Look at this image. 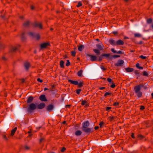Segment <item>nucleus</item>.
I'll use <instances>...</instances> for the list:
<instances>
[{
	"instance_id": "nucleus-1",
	"label": "nucleus",
	"mask_w": 153,
	"mask_h": 153,
	"mask_svg": "<svg viewBox=\"0 0 153 153\" xmlns=\"http://www.w3.org/2000/svg\"><path fill=\"white\" fill-rule=\"evenodd\" d=\"M90 123L88 121H86L83 123L82 127V130L86 133H90L91 131V129L88 127Z\"/></svg>"
},
{
	"instance_id": "nucleus-2",
	"label": "nucleus",
	"mask_w": 153,
	"mask_h": 153,
	"mask_svg": "<svg viewBox=\"0 0 153 153\" xmlns=\"http://www.w3.org/2000/svg\"><path fill=\"white\" fill-rule=\"evenodd\" d=\"M36 106L35 104L33 103H30L27 108V111L29 113H31L36 109Z\"/></svg>"
},
{
	"instance_id": "nucleus-3",
	"label": "nucleus",
	"mask_w": 153,
	"mask_h": 153,
	"mask_svg": "<svg viewBox=\"0 0 153 153\" xmlns=\"http://www.w3.org/2000/svg\"><path fill=\"white\" fill-rule=\"evenodd\" d=\"M50 46V43L49 42L43 43L40 45V49L42 50L46 48L48 46Z\"/></svg>"
},
{
	"instance_id": "nucleus-4",
	"label": "nucleus",
	"mask_w": 153,
	"mask_h": 153,
	"mask_svg": "<svg viewBox=\"0 0 153 153\" xmlns=\"http://www.w3.org/2000/svg\"><path fill=\"white\" fill-rule=\"evenodd\" d=\"M20 47V46L19 45L12 46L10 49V51L12 53L15 52L18 50V48Z\"/></svg>"
},
{
	"instance_id": "nucleus-5",
	"label": "nucleus",
	"mask_w": 153,
	"mask_h": 153,
	"mask_svg": "<svg viewBox=\"0 0 153 153\" xmlns=\"http://www.w3.org/2000/svg\"><path fill=\"white\" fill-rule=\"evenodd\" d=\"M124 63V61L122 59H119L118 60L117 62L115 64L116 66H122Z\"/></svg>"
},
{
	"instance_id": "nucleus-6",
	"label": "nucleus",
	"mask_w": 153,
	"mask_h": 153,
	"mask_svg": "<svg viewBox=\"0 0 153 153\" xmlns=\"http://www.w3.org/2000/svg\"><path fill=\"white\" fill-rule=\"evenodd\" d=\"M30 24V22L29 20H26L23 24V26L25 27H28Z\"/></svg>"
},
{
	"instance_id": "nucleus-7",
	"label": "nucleus",
	"mask_w": 153,
	"mask_h": 153,
	"mask_svg": "<svg viewBox=\"0 0 153 153\" xmlns=\"http://www.w3.org/2000/svg\"><path fill=\"white\" fill-rule=\"evenodd\" d=\"M102 56L103 57H104L106 58L109 59H112V55H111L110 53H103L102 54Z\"/></svg>"
},
{
	"instance_id": "nucleus-8",
	"label": "nucleus",
	"mask_w": 153,
	"mask_h": 153,
	"mask_svg": "<svg viewBox=\"0 0 153 153\" xmlns=\"http://www.w3.org/2000/svg\"><path fill=\"white\" fill-rule=\"evenodd\" d=\"M24 65L26 70L28 71L29 69V68L30 66V63L28 62H26L24 63Z\"/></svg>"
},
{
	"instance_id": "nucleus-9",
	"label": "nucleus",
	"mask_w": 153,
	"mask_h": 153,
	"mask_svg": "<svg viewBox=\"0 0 153 153\" xmlns=\"http://www.w3.org/2000/svg\"><path fill=\"white\" fill-rule=\"evenodd\" d=\"M86 55V56H89V57H91V60L92 61H95L97 59V57L95 56L90 55L88 54H87Z\"/></svg>"
},
{
	"instance_id": "nucleus-10",
	"label": "nucleus",
	"mask_w": 153,
	"mask_h": 153,
	"mask_svg": "<svg viewBox=\"0 0 153 153\" xmlns=\"http://www.w3.org/2000/svg\"><path fill=\"white\" fill-rule=\"evenodd\" d=\"M39 98L41 101H47L45 95L42 94L41 95Z\"/></svg>"
},
{
	"instance_id": "nucleus-11",
	"label": "nucleus",
	"mask_w": 153,
	"mask_h": 153,
	"mask_svg": "<svg viewBox=\"0 0 153 153\" xmlns=\"http://www.w3.org/2000/svg\"><path fill=\"white\" fill-rule=\"evenodd\" d=\"M34 27H39L40 29H42V24L41 23L35 22L34 24Z\"/></svg>"
},
{
	"instance_id": "nucleus-12",
	"label": "nucleus",
	"mask_w": 153,
	"mask_h": 153,
	"mask_svg": "<svg viewBox=\"0 0 153 153\" xmlns=\"http://www.w3.org/2000/svg\"><path fill=\"white\" fill-rule=\"evenodd\" d=\"M33 98L32 96H30L27 99V104L30 103L33 101Z\"/></svg>"
},
{
	"instance_id": "nucleus-13",
	"label": "nucleus",
	"mask_w": 153,
	"mask_h": 153,
	"mask_svg": "<svg viewBox=\"0 0 153 153\" xmlns=\"http://www.w3.org/2000/svg\"><path fill=\"white\" fill-rule=\"evenodd\" d=\"M140 85H136L134 87V90L135 92V93H137V92L140 91Z\"/></svg>"
},
{
	"instance_id": "nucleus-14",
	"label": "nucleus",
	"mask_w": 153,
	"mask_h": 153,
	"mask_svg": "<svg viewBox=\"0 0 153 153\" xmlns=\"http://www.w3.org/2000/svg\"><path fill=\"white\" fill-rule=\"evenodd\" d=\"M96 46L97 48L100 50H103L104 48V45L102 44H97Z\"/></svg>"
},
{
	"instance_id": "nucleus-15",
	"label": "nucleus",
	"mask_w": 153,
	"mask_h": 153,
	"mask_svg": "<svg viewBox=\"0 0 153 153\" xmlns=\"http://www.w3.org/2000/svg\"><path fill=\"white\" fill-rule=\"evenodd\" d=\"M45 106V104L44 103L42 102L40 103L37 106V108L39 109H42Z\"/></svg>"
},
{
	"instance_id": "nucleus-16",
	"label": "nucleus",
	"mask_w": 153,
	"mask_h": 153,
	"mask_svg": "<svg viewBox=\"0 0 153 153\" xmlns=\"http://www.w3.org/2000/svg\"><path fill=\"white\" fill-rule=\"evenodd\" d=\"M116 44L117 45H123L124 44V42L122 40L119 39L116 42Z\"/></svg>"
},
{
	"instance_id": "nucleus-17",
	"label": "nucleus",
	"mask_w": 153,
	"mask_h": 153,
	"mask_svg": "<svg viewBox=\"0 0 153 153\" xmlns=\"http://www.w3.org/2000/svg\"><path fill=\"white\" fill-rule=\"evenodd\" d=\"M109 42L110 44L112 45H116V42L115 40L112 39H110L109 40Z\"/></svg>"
},
{
	"instance_id": "nucleus-18",
	"label": "nucleus",
	"mask_w": 153,
	"mask_h": 153,
	"mask_svg": "<svg viewBox=\"0 0 153 153\" xmlns=\"http://www.w3.org/2000/svg\"><path fill=\"white\" fill-rule=\"evenodd\" d=\"M53 106L52 105H50L47 107V110L48 111H51L53 108Z\"/></svg>"
},
{
	"instance_id": "nucleus-19",
	"label": "nucleus",
	"mask_w": 153,
	"mask_h": 153,
	"mask_svg": "<svg viewBox=\"0 0 153 153\" xmlns=\"http://www.w3.org/2000/svg\"><path fill=\"white\" fill-rule=\"evenodd\" d=\"M125 70L127 72H131L134 71V69L132 68H125Z\"/></svg>"
},
{
	"instance_id": "nucleus-20",
	"label": "nucleus",
	"mask_w": 153,
	"mask_h": 153,
	"mask_svg": "<svg viewBox=\"0 0 153 153\" xmlns=\"http://www.w3.org/2000/svg\"><path fill=\"white\" fill-rule=\"evenodd\" d=\"M17 128L16 127H15L13 129L11 132V136H13L17 130Z\"/></svg>"
},
{
	"instance_id": "nucleus-21",
	"label": "nucleus",
	"mask_w": 153,
	"mask_h": 153,
	"mask_svg": "<svg viewBox=\"0 0 153 153\" xmlns=\"http://www.w3.org/2000/svg\"><path fill=\"white\" fill-rule=\"evenodd\" d=\"M68 81L71 82L72 84L75 85H77L78 84V82L76 81H73L71 80H68Z\"/></svg>"
},
{
	"instance_id": "nucleus-22",
	"label": "nucleus",
	"mask_w": 153,
	"mask_h": 153,
	"mask_svg": "<svg viewBox=\"0 0 153 153\" xmlns=\"http://www.w3.org/2000/svg\"><path fill=\"white\" fill-rule=\"evenodd\" d=\"M82 134V131L80 130H77L75 132V134L76 136H79Z\"/></svg>"
},
{
	"instance_id": "nucleus-23",
	"label": "nucleus",
	"mask_w": 153,
	"mask_h": 153,
	"mask_svg": "<svg viewBox=\"0 0 153 153\" xmlns=\"http://www.w3.org/2000/svg\"><path fill=\"white\" fill-rule=\"evenodd\" d=\"M28 34L30 36L34 38L35 37V34L33 32H30L28 33Z\"/></svg>"
},
{
	"instance_id": "nucleus-24",
	"label": "nucleus",
	"mask_w": 153,
	"mask_h": 153,
	"mask_svg": "<svg viewBox=\"0 0 153 153\" xmlns=\"http://www.w3.org/2000/svg\"><path fill=\"white\" fill-rule=\"evenodd\" d=\"M6 47V45L4 44L0 43V50H3Z\"/></svg>"
},
{
	"instance_id": "nucleus-25",
	"label": "nucleus",
	"mask_w": 153,
	"mask_h": 153,
	"mask_svg": "<svg viewBox=\"0 0 153 153\" xmlns=\"http://www.w3.org/2000/svg\"><path fill=\"white\" fill-rule=\"evenodd\" d=\"M84 46L83 45H81L78 48V50L79 51H82L84 49Z\"/></svg>"
},
{
	"instance_id": "nucleus-26",
	"label": "nucleus",
	"mask_w": 153,
	"mask_h": 153,
	"mask_svg": "<svg viewBox=\"0 0 153 153\" xmlns=\"http://www.w3.org/2000/svg\"><path fill=\"white\" fill-rule=\"evenodd\" d=\"M94 51L97 54V55H100V50L98 49H93Z\"/></svg>"
},
{
	"instance_id": "nucleus-27",
	"label": "nucleus",
	"mask_w": 153,
	"mask_h": 153,
	"mask_svg": "<svg viewBox=\"0 0 153 153\" xmlns=\"http://www.w3.org/2000/svg\"><path fill=\"white\" fill-rule=\"evenodd\" d=\"M64 62L63 60H61L60 61V66L62 68H64Z\"/></svg>"
},
{
	"instance_id": "nucleus-28",
	"label": "nucleus",
	"mask_w": 153,
	"mask_h": 153,
	"mask_svg": "<svg viewBox=\"0 0 153 153\" xmlns=\"http://www.w3.org/2000/svg\"><path fill=\"white\" fill-rule=\"evenodd\" d=\"M82 71L80 70L77 73V75L79 76H81L82 75Z\"/></svg>"
},
{
	"instance_id": "nucleus-29",
	"label": "nucleus",
	"mask_w": 153,
	"mask_h": 153,
	"mask_svg": "<svg viewBox=\"0 0 153 153\" xmlns=\"http://www.w3.org/2000/svg\"><path fill=\"white\" fill-rule=\"evenodd\" d=\"M34 38H35L37 40H39L40 38V36L39 34H35V37Z\"/></svg>"
},
{
	"instance_id": "nucleus-30",
	"label": "nucleus",
	"mask_w": 153,
	"mask_h": 153,
	"mask_svg": "<svg viewBox=\"0 0 153 153\" xmlns=\"http://www.w3.org/2000/svg\"><path fill=\"white\" fill-rule=\"evenodd\" d=\"M143 75L144 76H146L147 77L149 76V75L147 72L146 71H144L143 72Z\"/></svg>"
},
{
	"instance_id": "nucleus-31",
	"label": "nucleus",
	"mask_w": 153,
	"mask_h": 153,
	"mask_svg": "<svg viewBox=\"0 0 153 153\" xmlns=\"http://www.w3.org/2000/svg\"><path fill=\"white\" fill-rule=\"evenodd\" d=\"M136 93L137 94V96L138 97H140L142 96V93L140 91Z\"/></svg>"
},
{
	"instance_id": "nucleus-32",
	"label": "nucleus",
	"mask_w": 153,
	"mask_h": 153,
	"mask_svg": "<svg viewBox=\"0 0 153 153\" xmlns=\"http://www.w3.org/2000/svg\"><path fill=\"white\" fill-rule=\"evenodd\" d=\"M152 19H148L147 20V23L148 24H150L152 23Z\"/></svg>"
},
{
	"instance_id": "nucleus-33",
	"label": "nucleus",
	"mask_w": 153,
	"mask_h": 153,
	"mask_svg": "<svg viewBox=\"0 0 153 153\" xmlns=\"http://www.w3.org/2000/svg\"><path fill=\"white\" fill-rule=\"evenodd\" d=\"M135 37H141V35L139 33H135L134 34Z\"/></svg>"
},
{
	"instance_id": "nucleus-34",
	"label": "nucleus",
	"mask_w": 153,
	"mask_h": 153,
	"mask_svg": "<svg viewBox=\"0 0 153 153\" xmlns=\"http://www.w3.org/2000/svg\"><path fill=\"white\" fill-rule=\"evenodd\" d=\"M137 137L139 139L141 140L144 137L141 135L139 134L138 135Z\"/></svg>"
},
{
	"instance_id": "nucleus-35",
	"label": "nucleus",
	"mask_w": 153,
	"mask_h": 153,
	"mask_svg": "<svg viewBox=\"0 0 153 153\" xmlns=\"http://www.w3.org/2000/svg\"><path fill=\"white\" fill-rule=\"evenodd\" d=\"M24 35H25V33H23L22 34V35H21V39L22 40H25V37L24 36Z\"/></svg>"
},
{
	"instance_id": "nucleus-36",
	"label": "nucleus",
	"mask_w": 153,
	"mask_h": 153,
	"mask_svg": "<svg viewBox=\"0 0 153 153\" xmlns=\"http://www.w3.org/2000/svg\"><path fill=\"white\" fill-rule=\"evenodd\" d=\"M67 62L66 64V66H68L70 65V63L69 62V61L68 60H67Z\"/></svg>"
},
{
	"instance_id": "nucleus-37",
	"label": "nucleus",
	"mask_w": 153,
	"mask_h": 153,
	"mask_svg": "<svg viewBox=\"0 0 153 153\" xmlns=\"http://www.w3.org/2000/svg\"><path fill=\"white\" fill-rule=\"evenodd\" d=\"M114 118L115 117H114L112 116L111 117H109L108 119L110 121H111L114 119Z\"/></svg>"
},
{
	"instance_id": "nucleus-38",
	"label": "nucleus",
	"mask_w": 153,
	"mask_h": 153,
	"mask_svg": "<svg viewBox=\"0 0 153 153\" xmlns=\"http://www.w3.org/2000/svg\"><path fill=\"white\" fill-rule=\"evenodd\" d=\"M71 53L72 56H75L76 52H75V51H72L71 52Z\"/></svg>"
},
{
	"instance_id": "nucleus-39",
	"label": "nucleus",
	"mask_w": 153,
	"mask_h": 153,
	"mask_svg": "<svg viewBox=\"0 0 153 153\" xmlns=\"http://www.w3.org/2000/svg\"><path fill=\"white\" fill-rule=\"evenodd\" d=\"M134 73L136 74V75H138V76H139V74H140V73L139 72V71H134Z\"/></svg>"
},
{
	"instance_id": "nucleus-40",
	"label": "nucleus",
	"mask_w": 153,
	"mask_h": 153,
	"mask_svg": "<svg viewBox=\"0 0 153 153\" xmlns=\"http://www.w3.org/2000/svg\"><path fill=\"white\" fill-rule=\"evenodd\" d=\"M112 58L113 57L114 58H117L120 57V56L119 55H112Z\"/></svg>"
},
{
	"instance_id": "nucleus-41",
	"label": "nucleus",
	"mask_w": 153,
	"mask_h": 153,
	"mask_svg": "<svg viewBox=\"0 0 153 153\" xmlns=\"http://www.w3.org/2000/svg\"><path fill=\"white\" fill-rule=\"evenodd\" d=\"M83 82H80L78 84V86L80 87H81L83 86Z\"/></svg>"
},
{
	"instance_id": "nucleus-42",
	"label": "nucleus",
	"mask_w": 153,
	"mask_h": 153,
	"mask_svg": "<svg viewBox=\"0 0 153 153\" xmlns=\"http://www.w3.org/2000/svg\"><path fill=\"white\" fill-rule=\"evenodd\" d=\"M87 103V102L86 101H82V105H85Z\"/></svg>"
},
{
	"instance_id": "nucleus-43",
	"label": "nucleus",
	"mask_w": 153,
	"mask_h": 153,
	"mask_svg": "<svg viewBox=\"0 0 153 153\" xmlns=\"http://www.w3.org/2000/svg\"><path fill=\"white\" fill-rule=\"evenodd\" d=\"M111 93L108 92H107L105 94L104 96L106 97L108 95H111Z\"/></svg>"
},
{
	"instance_id": "nucleus-44",
	"label": "nucleus",
	"mask_w": 153,
	"mask_h": 153,
	"mask_svg": "<svg viewBox=\"0 0 153 153\" xmlns=\"http://www.w3.org/2000/svg\"><path fill=\"white\" fill-rule=\"evenodd\" d=\"M66 149L64 147H63L62 148L61 150V152H64L65 150H66Z\"/></svg>"
},
{
	"instance_id": "nucleus-45",
	"label": "nucleus",
	"mask_w": 153,
	"mask_h": 153,
	"mask_svg": "<svg viewBox=\"0 0 153 153\" xmlns=\"http://www.w3.org/2000/svg\"><path fill=\"white\" fill-rule=\"evenodd\" d=\"M82 3H81V2H79L78 4L77 5V7H79L80 6H81L82 5Z\"/></svg>"
},
{
	"instance_id": "nucleus-46",
	"label": "nucleus",
	"mask_w": 153,
	"mask_h": 153,
	"mask_svg": "<svg viewBox=\"0 0 153 153\" xmlns=\"http://www.w3.org/2000/svg\"><path fill=\"white\" fill-rule=\"evenodd\" d=\"M139 57L143 59H146V57L143 55H141Z\"/></svg>"
},
{
	"instance_id": "nucleus-47",
	"label": "nucleus",
	"mask_w": 153,
	"mask_h": 153,
	"mask_svg": "<svg viewBox=\"0 0 153 153\" xmlns=\"http://www.w3.org/2000/svg\"><path fill=\"white\" fill-rule=\"evenodd\" d=\"M104 123L103 122H101L99 124L100 127L101 128L102 126L104 124Z\"/></svg>"
},
{
	"instance_id": "nucleus-48",
	"label": "nucleus",
	"mask_w": 153,
	"mask_h": 153,
	"mask_svg": "<svg viewBox=\"0 0 153 153\" xmlns=\"http://www.w3.org/2000/svg\"><path fill=\"white\" fill-rule=\"evenodd\" d=\"M81 90L80 89H78L76 90V92L77 94H79L80 92L81 91Z\"/></svg>"
},
{
	"instance_id": "nucleus-49",
	"label": "nucleus",
	"mask_w": 153,
	"mask_h": 153,
	"mask_svg": "<svg viewBox=\"0 0 153 153\" xmlns=\"http://www.w3.org/2000/svg\"><path fill=\"white\" fill-rule=\"evenodd\" d=\"M100 67L103 71H105L106 70V68H105L102 65H101Z\"/></svg>"
},
{
	"instance_id": "nucleus-50",
	"label": "nucleus",
	"mask_w": 153,
	"mask_h": 153,
	"mask_svg": "<svg viewBox=\"0 0 153 153\" xmlns=\"http://www.w3.org/2000/svg\"><path fill=\"white\" fill-rule=\"evenodd\" d=\"M37 80L38 82H39L41 83L42 82H43L42 80V79H41L39 78H38L37 79Z\"/></svg>"
},
{
	"instance_id": "nucleus-51",
	"label": "nucleus",
	"mask_w": 153,
	"mask_h": 153,
	"mask_svg": "<svg viewBox=\"0 0 153 153\" xmlns=\"http://www.w3.org/2000/svg\"><path fill=\"white\" fill-rule=\"evenodd\" d=\"M102 56L101 55V56L99 57V58L98 60L99 61H101L103 59L102 58Z\"/></svg>"
},
{
	"instance_id": "nucleus-52",
	"label": "nucleus",
	"mask_w": 153,
	"mask_h": 153,
	"mask_svg": "<svg viewBox=\"0 0 153 153\" xmlns=\"http://www.w3.org/2000/svg\"><path fill=\"white\" fill-rule=\"evenodd\" d=\"M111 51L112 52H113L114 53H117V51L114 50V48L111 49Z\"/></svg>"
},
{
	"instance_id": "nucleus-53",
	"label": "nucleus",
	"mask_w": 153,
	"mask_h": 153,
	"mask_svg": "<svg viewBox=\"0 0 153 153\" xmlns=\"http://www.w3.org/2000/svg\"><path fill=\"white\" fill-rule=\"evenodd\" d=\"M107 80L109 82H111L112 81V79H111L110 78H108L107 79Z\"/></svg>"
},
{
	"instance_id": "nucleus-54",
	"label": "nucleus",
	"mask_w": 153,
	"mask_h": 153,
	"mask_svg": "<svg viewBox=\"0 0 153 153\" xmlns=\"http://www.w3.org/2000/svg\"><path fill=\"white\" fill-rule=\"evenodd\" d=\"M145 108L144 106L142 105L140 106V109L141 110H143Z\"/></svg>"
},
{
	"instance_id": "nucleus-55",
	"label": "nucleus",
	"mask_w": 153,
	"mask_h": 153,
	"mask_svg": "<svg viewBox=\"0 0 153 153\" xmlns=\"http://www.w3.org/2000/svg\"><path fill=\"white\" fill-rule=\"evenodd\" d=\"M116 53L118 54H123V53L121 51H119L118 52H117Z\"/></svg>"
},
{
	"instance_id": "nucleus-56",
	"label": "nucleus",
	"mask_w": 153,
	"mask_h": 153,
	"mask_svg": "<svg viewBox=\"0 0 153 153\" xmlns=\"http://www.w3.org/2000/svg\"><path fill=\"white\" fill-rule=\"evenodd\" d=\"M19 18H20L21 19H24V17L23 16H19Z\"/></svg>"
},
{
	"instance_id": "nucleus-57",
	"label": "nucleus",
	"mask_w": 153,
	"mask_h": 153,
	"mask_svg": "<svg viewBox=\"0 0 153 153\" xmlns=\"http://www.w3.org/2000/svg\"><path fill=\"white\" fill-rule=\"evenodd\" d=\"M119 102H116L114 103V106L118 105H119Z\"/></svg>"
},
{
	"instance_id": "nucleus-58",
	"label": "nucleus",
	"mask_w": 153,
	"mask_h": 153,
	"mask_svg": "<svg viewBox=\"0 0 153 153\" xmlns=\"http://www.w3.org/2000/svg\"><path fill=\"white\" fill-rule=\"evenodd\" d=\"M20 80L22 81V83H24L25 81V80L23 78L20 79Z\"/></svg>"
},
{
	"instance_id": "nucleus-59",
	"label": "nucleus",
	"mask_w": 153,
	"mask_h": 153,
	"mask_svg": "<svg viewBox=\"0 0 153 153\" xmlns=\"http://www.w3.org/2000/svg\"><path fill=\"white\" fill-rule=\"evenodd\" d=\"M115 86V84H113L111 85V87L112 88H114Z\"/></svg>"
},
{
	"instance_id": "nucleus-60",
	"label": "nucleus",
	"mask_w": 153,
	"mask_h": 153,
	"mask_svg": "<svg viewBox=\"0 0 153 153\" xmlns=\"http://www.w3.org/2000/svg\"><path fill=\"white\" fill-rule=\"evenodd\" d=\"M136 67H137V68H139V67H140V66H139V63H137L136 65Z\"/></svg>"
},
{
	"instance_id": "nucleus-61",
	"label": "nucleus",
	"mask_w": 153,
	"mask_h": 153,
	"mask_svg": "<svg viewBox=\"0 0 153 153\" xmlns=\"http://www.w3.org/2000/svg\"><path fill=\"white\" fill-rule=\"evenodd\" d=\"M111 108V107H107L106 108V110L108 111Z\"/></svg>"
},
{
	"instance_id": "nucleus-62",
	"label": "nucleus",
	"mask_w": 153,
	"mask_h": 153,
	"mask_svg": "<svg viewBox=\"0 0 153 153\" xmlns=\"http://www.w3.org/2000/svg\"><path fill=\"white\" fill-rule=\"evenodd\" d=\"M25 148L26 149H29V147L26 146H25Z\"/></svg>"
},
{
	"instance_id": "nucleus-63",
	"label": "nucleus",
	"mask_w": 153,
	"mask_h": 153,
	"mask_svg": "<svg viewBox=\"0 0 153 153\" xmlns=\"http://www.w3.org/2000/svg\"><path fill=\"white\" fill-rule=\"evenodd\" d=\"M3 137L6 140H7V137H6V136L5 135H3Z\"/></svg>"
},
{
	"instance_id": "nucleus-64",
	"label": "nucleus",
	"mask_w": 153,
	"mask_h": 153,
	"mask_svg": "<svg viewBox=\"0 0 153 153\" xmlns=\"http://www.w3.org/2000/svg\"><path fill=\"white\" fill-rule=\"evenodd\" d=\"M113 33L115 35H117V33H118L117 32V31H114V32H113Z\"/></svg>"
}]
</instances>
